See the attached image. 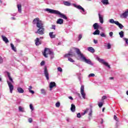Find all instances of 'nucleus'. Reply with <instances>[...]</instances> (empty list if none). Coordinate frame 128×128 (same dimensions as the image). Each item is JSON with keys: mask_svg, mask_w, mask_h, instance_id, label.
Here are the masks:
<instances>
[{"mask_svg": "<svg viewBox=\"0 0 128 128\" xmlns=\"http://www.w3.org/2000/svg\"><path fill=\"white\" fill-rule=\"evenodd\" d=\"M92 76H94V74H90L88 75V78H90Z\"/></svg>", "mask_w": 128, "mask_h": 128, "instance_id": "obj_46", "label": "nucleus"}, {"mask_svg": "<svg viewBox=\"0 0 128 128\" xmlns=\"http://www.w3.org/2000/svg\"><path fill=\"white\" fill-rule=\"evenodd\" d=\"M78 38V40H82V34H79V36Z\"/></svg>", "mask_w": 128, "mask_h": 128, "instance_id": "obj_45", "label": "nucleus"}, {"mask_svg": "<svg viewBox=\"0 0 128 128\" xmlns=\"http://www.w3.org/2000/svg\"><path fill=\"white\" fill-rule=\"evenodd\" d=\"M80 116H80V113H78V114H77V118H80Z\"/></svg>", "mask_w": 128, "mask_h": 128, "instance_id": "obj_51", "label": "nucleus"}, {"mask_svg": "<svg viewBox=\"0 0 128 128\" xmlns=\"http://www.w3.org/2000/svg\"><path fill=\"white\" fill-rule=\"evenodd\" d=\"M98 23H95L93 25V28H94V30H98Z\"/></svg>", "mask_w": 128, "mask_h": 128, "instance_id": "obj_25", "label": "nucleus"}, {"mask_svg": "<svg viewBox=\"0 0 128 128\" xmlns=\"http://www.w3.org/2000/svg\"><path fill=\"white\" fill-rule=\"evenodd\" d=\"M18 110L19 111L21 112H24V108L20 106L18 107Z\"/></svg>", "mask_w": 128, "mask_h": 128, "instance_id": "obj_31", "label": "nucleus"}, {"mask_svg": "<svg viewBox=\"0 0 128 128\" xmlns=\"http://www.w3.org/2000/svg\"><path fill=\"white\" fill-rule=\"evenodd\" d=\"M99 20L100 24H104V15L100 14V13H98Z\"/></svg>", "mask_w": 128, "mask_h": 128, "instance_id": "obj_13", "label": "nucleus"}, {"mask_svg": "<svg viewBox=\"0 0 128 128\" xmlns=\"http://www.w3.org/2000/svg\"><path fill=\"white\" fill-rule=\"evenodd\" d=\"M33 24H36V27L38 28H44V22L40 20V18H36L33 20Z\"/></svg>", "mask_w": 128, "mask_h": 128, "instance_id": "obj_3", "label": "nucleus"}, {"mask_svg": "<svg viewBox=\"0 0 128 128\" xmlns=\"http://www.w3.org/2000/svg\"><path fill=\"white\" fill-rule=\"evenodd\" d=\"M38 29L36 32V34H44V27H42L40 28H38Z\"/></svg>", "mask_w": 128, "mask_h": 128, "instance_id": "obj_8", "label": "nucleus"}, {"mask_svg": "<svg viewBox=\"0 0 128 128\" xmlns=\"http://www.w3.org/2000/svg\"><path fill=\"white\" fill-rule=\"evenodd\" d=\"M2 62H4V59L2 56H0V64H2Z\"/></svg>", "mask_w": 128, "mask_h": 128, "instance_id": "obj_41", "label": "nucleus"}, {"mask_svg": "<svg viewBox=\"0 0 128 128\" xmlns=\"http://www.w3.org/2000/svg\"><path fill=\"white\" fill-rule=\"evenodd\" d=\"M93 34H94V36L100 34V30L96 29V30L93 32Z\"/></svg>", "mask_w": 128, "mask_h": 128, "instance_id": "obj_26", "label": "nucleus"}, {"mask_svg": "<svg viewBox=\"0 0 128 128\" xmlns=\"http://www.w3.org/2000/svg\"><path fill=\"white\" fill-rule=\"evenodd\" d=\"M57 24H64V20L59 18L56 21Z\"/></svg>", "mask_w": 128, "mask_h": 128, "instance_id": "obj_16", "label": "nucleus"}, {"mask_svg": "<svg viewBox=\"0 0 128 128\" xmlns=\"http://www.w3.org/2000/svg\"><path fill=\"white\" fill-rule=\"evenodd\" d=\"M49 36L50 38H56V34H54V32H50L49 33Z\"/></svg>", "mask_w": 128, "mask_h": 128, "instance_id": "obj_23", "label": "nucleus"}, {"mask_svg": "<svg viewBox=\"0 0 128 128\" xmlns=\"http://www.w3.org/2000/svg\"><path fill=\"white\" fill-rule=\"evenodd\" d=\"M32 86H29V88H28L29 92L32 90Z\"/></svg>", "mask_w": 128, "mask_h": 128, "instance_id": "obj_56", "label": "nucleus"}, {"mask_svg": "<svg viewBox=\"0 0 128 128\" xmlns=\"http://www.w3.org/2000/svg\"><path fill=\"white\" fill-rule=\"evenodd\" d=\"M100 36H102V38H106V34L104 32H102L100 34Z\"/></svg>", "mask_w": 128, "mask_h": 128, "instance_id": "obj_34", "label": "nucleus"}, {"mask_svg": "<svg viewBox=\"0 0 128 128\" xmlns=\"http://www.w3.org/2000/svg\"><path fill=\"white\" fill-rule=\"evenodd\" d=\"M56 108H60V102H57L56 104Z\"/></svg>", "mask_w": 128, "mask_h": 128, "instance_id": "obj_35", "label": "nucleus"}, {"mask_svg": "<svg viewBox=\"0 0 128 128\" xmlns=\"http://www.w3.org/2000/svg\"><path fill=\"white\" fill-rule=\"evenodd\" d=\"M94 44H98V40H94Z\"/></svg>", "mask_w": 128, "mask_h": 128, "instance_id": "obj_55", "label": "nucleus"}, {"mask_svg": "<svg viewBox=\"0 0 128 128\" xmlns=\"http://www.w3.org/2000/svg\"><path fill=\"white\" fill-rule=\"evenodd\" d=\"M36 46H40V38H36L35 40Z\"/></svg>", "mask_w": 128, "mask_h": 128, "instance_id": "obj_21", "label": "nucleus"}, {"mask_svg": "<svg viewBox=\"0 0 128 128\" xmlns=\"http://www.w3.org/2000/svg\"><path fill=\"white\" fill-rule=\"evenodd\" d=\"M17 7H18V12L20 14H22V4H18Z\"/></svg>", "mask_w": 128, "mask_h": 128, "instance_id": "obj_24", "label": "nucleus"}, {"mask_svg": "<svg viewBox=\"0 0 128 128\" xmlns=\"http://www.w3.org/2000/svg\"><path fill=\"white\" fill-rule=\"evenodd\" d=\"M114 79V77H110V80H113Z\"/></svg>", "mask_w": 128, "mask_h": 128, "instance_id": "obj_61", "label": "nucleus"}, {"mask_svg": "<svg viewBox=\"0 0 128 128\" xmlns=\"http://www.w3.org/2000/svg\"><path fill=\"white\" fill-rule=\"evenodd\" d=\"M64 6H70V3L67 1H64Z\"/></svg>", "mask_w": 128, "mask_h": 128, "instance_id": "obj_30", "label": "nucleus"}, {"mask_svg": "<svg viewBox=\"0 0 128 128\" xmlns=\"http://www.w3.org/2000/svg\"><path fill=\"white\" fill-rule=\"evenodd\" d=\"M2 40L6 44H8V38H6V37L5 36H2Z\"/></svg>", "mask_w": 128, "mask_h": 128, "instance_id": "obj_19", "label": "nucleus"}, {"mask_svg": "<svg viewBox=\"0 0 128 128\" xmlns=\"http://www.w3.org/2000/svg\"><path fill=\"white\" fill-rule=\"evenodd\" d=\"M104 100H106V96H104L102 97V101H104Z\"/></svg>", "mask_w": 128, "mask_h": 128, "instance_id": "obj_44", "label": "nucleus"}, {"mask_svg": "<svg viewBox=\"0 0 128 128\" xmlns=\"http://www.w3.org/2000/svg\"><path fill=\"white\" fill-rule=\"evenodd\" d=\"M98 106L99 108H102V106H104V104L102 103V102H100L98 104Z\"/></svg>", "mask_w": 128, "mask_h": 128, "instance_id": "obj_38", "label": "nucleus"}, {"mask_svg": "<svg viewBox=\"0 0 128 128\" xmlns=\"http://www.w3.org/2000/svg\"><path fill=\"white\" fill-rule=\"evenodd\" d=\"M10 46H11L12 50H14V52H16V48L14 47V44H10Z\"/></svg>", "mask_w": 128, "mask_h": 128, "instance_id": "obj_28", "label": "nucleus"}, {"mask_svg": "<svg viewBox=\"0 0 128 128\" xmlns=\"http://www.w3.org/2000/svg\"><path fill=\"white\" fill-rule=\"evenodd\" d=\"M73 6H74V8H76L78 10H82L83 12H82L83 14H86V13H85L86 10H84V9L83 8H82V6H80V5H77L76 4H74Z\"/></svg>", "mask_w": 128, "mask_h": 128, "instance_id": "obj_9", "label": "nucleus"}, {"mask_svg": "<svg viewBox=\"0 0 128 128\" xmlns=\"http://www.w3.org/2000/svg\"><path fill=\"white\" fill-rule=\"evenodd\" d=\"M30 92L31 94H34V92L32 90H30V91H29Z\"/></svg>", "mask_w": 128, "mask_h": 128, "instance_id": "obj_53", "label": "nucleus"}, {"mask_svg": "<svg viewBox=\"0 0 128 128\" xmlns=\"http://www.w3.org/2000/svg\"><path fill=\"white\" fill-rule=\"evenodd\" d=\"M46 12H48L50 14H58L60 16V18H64V20H68V18L64 14L61 13L58 10H52L50 8L45 9Z\"/></svg>", "mask_w": 128, "mask_h": 128, "instance_id": "obj_2", "label": "nucleus"}, {"mask_svg": "<svg viewBox=\"0 0 128 128\" xmlns=\"http://www.w3.org/2000/svg\"><path fill=\"white\" fill-rule=\"evenodd\" d=\"M92 109L90 110V112L88 114V116H92Z\"/></svg>", "mask_w": 128, "mask_h": 128, "instance_id": "obj_43", "label": "nucleus"}, {"mask_svg": "<svg viewBox=\"0 0 128 128\" xmlns=\"http://www.w3.org/2000/svg\"><path fill=\"white\" fill-rule=\"evenodd\" d=\"M107 48L108 50H110V48H112V45H110V43L107 44Z\"/></svg>", "mask_w": 128, "mask_h": 128, "instance_id": "obj_37", "label": "nucleus"}, {"mask_svg": "<svg viewBox=\"0 0 128 128\" xmlns=\"http://www.w3.org/2000/svg\"><path fill=\"white\" fill-rule=\"evenodd\" d=\"M74 49L76 51L78 56L80 58V60H82V62H84L86 64H92L90 60L86 58V56H84V54H82V52H80V49L76 48H74Z\"/></svg>", "mask_w": 128, "mask_h": 128, "instance_id": "obj_1", "label": "nucleus"}, {"mask_svg": "<svg viewBox=\"0 0 128 128\" xmlns=\"http://www.w3.org/2000/svg\"><path fill=\"white\" fill-rule=\"evenodd\" d=\"M58 72H62V68H60V67H58Z\"/></svg>", "mask_w": 128, "mask_h": 128, "instance_id": "obj_39", "label": "nucleus"}, {"mask_svg": "<svg viewBox=\"0 0 128 128\" xmlns=\"http://www.w3.org/2000/svg\"><path fill=\"white\" fill-rule=\"evenodd\" d=\"M101 120H102L101 124H104V120L101 119Z\"/></svg>", "mask_w": 128, "mask_h": 128, "instance_id": "obj_58", "label": "nucleus"}, {"mask_svg": "<svg viewBox=\"0 0 128 128\" xmlns=\"http://www.w3.org/2000/svg\"><path fill=\"white\" fill-rule=\"evenodd\" d=\"M8 84L9 86L10 94H12V90H14V85L12 84V82L9 81H7Z\"/></svg>", "mask_w": 128, "mask_h": 128, "instance_id": "obj_11", "label": "nucleus"}, {"mask_svg": "<svg viewBox=\"0 0 128 128\" xmlns=\"http://www.w3.org/2000/svg\"><path fill=\"white\" fill-rule=\"evenodd\" d=\"M70 110L72 112H76V106H74V104H71Z\"/></svg>", "mask_w": 128, "mask_h": 128, "instance_id": "obj_17", "label": "nucleus"}, {"mask_svg": "<svg viewBox=\"0 0 128 128\" xmlns=\"http://www.w3.org/2000/svg\"><path fill=\"white\" fill-rule=\"evenodd\" d=\"M96 60H98V62H99L100 64H104L106 66H108V68H110V66L108 62H106V61H104V60L101 59L98 56L96 57Z\"/></svg>", "mask_w": 128, "mask_h": 128, "instance_id": "obj_6", "label": "nucleus"}, {"mask_svg": "<svg viewBox=\"0 0 128 128\" xmlns=\"http://www.w3.org/2000/svg\"><path fill=\"white\" fill-rule=\"evenodd\" d=\"M118 21H114V19H110L109 20V22H110V24H115L118 22Z\"/></svg>", "mask_w": 128, "mask_h": 128, "instance_id": "obj_29", "label": "nucleus"}, {"mask_svg": "<svg viewBox=\"0 0 128 128\" xmlns=\"http://www.w3.org/2000/svg\"><path fill=\"white\" fill-rule=\"evenodd\" d=\"M128 16V9L126 10L120 16V17L121 18H126Z\"/></svg>", "mask_w": 128, "mask_h": 128, "instance_id": "obj_10", "label": "nucleus"}, {"mask_svg": "<svg viewBox=\"0 0 128 128\" xmlns=\"http://www.w3.org/2000/svg\"><path fill=\"white\" fill-rule=\"evenodd\" d=\"M104 110H105V108H102V112H104Z\"/></svg>", "mask_w": 128, "mask_h": 128, "instance_id": "obj_62", "label": "nucleus"}, {"mask_svg": "<svg viewBox=\"0 0 128 128\" xmlns=\"http://www.w3.org/2000/svg\"><path fill=\"white\" fill-rule=\"evenodd\" d=\"M103 4H108V0H102Z\"/></svg>", "mask_w": 128, "mask_h": 128, "instance_id": "obj_27", "label": "nucleus"}, {"mask_svg": "<svg viewBox=\"0 0 128 128\" xmlns=\"http://www.w3.org/2000/svg\"><path fill=\"white\" fill-rule=\"evenodd\" d=\"M123 40L126 42V44L128 45V39L126 38H123Z\"/></svg>", "mask_w": 128, "mask_h": 128, "instance_id": "obj_40", "label": "nucleus"}, {"mask_svg": "<svg viewBox=\"0 0 128 128\" xmlns=\"http://www.w3.org/2000/svg\"><path fill=\"white\" fill-rule=\"evenodd\" d=\"M28 122H32V118H30L28 119Z\"/></svg>", "mask_w": 128, "mask_h": 128, "instance_id": "obj_52", "label": "nucleus"}, {"mask_svg": "<svg viewBox=\"0 0 128 128\" xmlns=\"http://www.w3.org/2000/svg\"><path fill=\"white\" fill-rule=\"evenodd\" d=\"M119 34L120 36V38H123L124 36V32L121 31L119 32Z\"/></svg>", "mask_w": 128, "mask_h": 128, "instance_id": "obj_33", "label": "nucleus"}, {"mask_svg": "<svg viewBox=\"0 0 128 128\" xmlns=\"http://www.w3.org/2000/svg\"><path fill=\"white\" fill-rule=\"evenodd\" d=\"M114 34V33L112 32H110V33H109V36H110V37H112V35Z\"/></svg>", "mask_w": 128, "mask_h": 128, "instance_id": "obj_47", "label": "nucleus"}, {"mask_svg": "<svg viewBox=\"0 0 128 128\" xmlns=\"http://www.w3.org/2000/svg\"><path fill=\"white\" fill-rule=\"evenodd\" d=\"M40 92L42 94H46V92L44 89H41Z\"/></svg>", "mask_w": 128, "mask_h": 128, "instance_id": "obj_32", "label": "nucleus"}, {"mask_svg": "<svg viewBox=\"0 0 128 128\" xmlns=\"http://www.w3.org/2000/svg\"><path fill=\"white\" fill-rule=\"evenodd\" d=\"M88 108H86L84 111V112L82 113V116H84L86 114H87L88 112Z\"/></svg>", "mask_w": 128, "mask_h": 128, "instance_id": "obj_36", "label": "nucleus"}, {"mask_svg": "<svg viewBox=\"0 0 128 128\" xmlns=\"http://www.w3.org/2000/svg\"><path fill=\"white\" fill-rule=\"evenodd\" d=\"M52 30H56V26H55V25H52Z\"/></svg>", "mask_w": 128, "mask_h": 128, "instance_id": "obj_49", "label": "nucleus"}, {"mask_svg": "<svg viewBox=\"0 0 128 128\" xmlns=\"http://www.w3.org/2000/svg\"><path fill=\"white\" fill-rule=\"evenodd\" d=\"M68 98H70V100H74V98L72 96H69Z\"/></svg>", "mask_w": 128, "mask_h": 128, "instance_id": "obj_57", "label": "nucleus"}, {"mask_svg": "<svg viewBox=\"0 0 128 128\" xmlns=\"http://www.w3.org/2000/svg\"><path fill=\"white\" fill-rule=\"evenodd\" d=\"M88 52H92V54H94V52H95L94 49L92 47H88Z\"/></svg>", "mask_w": 128, "mask_h": 128, "instance_id": "obj_22", "label": "nucleus"}, {"mask_svg": "<svg viewBox=\"0 0 128 128\" xmlns=\"http://www.w3.org/2000/svg\"><path fill=\"white\" fill-rule=\"evenodd\" d=\"M11 18H12V20H16V18H14V17Z\"/></svg>", "mask_w": 128, "mask_h": 128, "instance_id": "obj_60", "label": "nucleus"}, {"mask_svg": "<svg viewBox=\"0 0 128 128\" xmlns=\"http://www.w3.org/2000/svg\"><path fill=\"white\" fill-rule=\"evenodd\" d=\"M7 76L8 80H10L12 84H14V80H12V76H10V74L9 72H7Z\"/></svg>", "mask_w": 128, "mask_h": 128, "instance_id": "obj_15", "label": "nucleus"}, {"mask_svg": "<svg viewBox=\"0 0 128 128\" xmlns=\"http://www.w3.org/2000/svg\"><path fill=\"white\" fill-rule=\"evenodd\" d=\"M17 90L19 94H24V90L20 87L18 88Z\"/></svg>", "mask_w": 128, "mask_h": 128, "instance_id": "obj_20", "label": "nucleus"}, {"mask_svg": "<svg viewBox=\"0 0 128 128\" xmlns=\"http://www.w3.org/2000/svg\"><path fill=\"white\" fill-rule=\"evenodd\" d=\"M40 66H44V61H42L40 63Z\"/></svg>", "mask_w": 128, "mask_h": 128, "instance_id": "obj_48", "label": "nucleus"}, {"mask_svg": "<svg viewBox=\"0 0 128 128\" xmlns=\"http://www.w3.org/2000/svg\"><path fill=\"white\" fill-rule=\"evenodd\" d=\"M66 120L67 122H70V118H66Z\"/></svg>", "mask_w": 128, "mask_h": 128, "instance_id": "obj_59", "label": "nucleus"}, {"mask_svg": "<svg viewBox=\"0 0 128 128\" xmlns=\"http://www.w3.org/2000/svg\"><path fill=\"white\" fill-rule=\"evenodd\" d=\"M40 38H44V37H41Z\"/></svg>", "mask_w": 128, "mask_h": 128, "instance_id": "obj_64", "label": "nucleus"}, {"mask_svg": "<svg viewBox=\"0 0 128 128\" xmlns=\"http://www.w3.org/2000/svg\"><path fill=\"white\" fill-rule=\"evenodd\" d=\"M44 74L47 80H50V74H48V69L46 68H45L44 70Z\"/></svg>", "mask_w": 128, "mask_h": 128, "instance_id": "obj_12", "label": "nucleus"}, {"mask_svg": "<svg viewBox=\"0 0 128 128\" xmlns=\"http://www.w3.org/2000/svg\"><path fill=\"white\" fill-rule=\"evenodd\" d=\"M76 56V54H74L72 50H70L68 54L64 55V57L68 58V60L70 62H74V60L70 58H72V56Z\"/></svg>", "mask_w": 128, "mask_h": 128, "instance_id": "obj_5", "label": "nucleus"}, {"mask_svg": "<svg viewBox=\"0 0 128 128\" xmlns=\"http://www.w3.org/2000/svg\"><path fill=\"white\" fill-rule=\"evenodd\" d=\"M30 108L32 110H34V106H32V104H30Z\"/></svg>", "mask_w": 128, "mask_h": 128, "instance_id": "obj_42", "label": "nucleus"}, {"mask_svg": "<svg viewBox=\"0 0 128 128\" xmlns=\"http://www.w3.org/2000/svg\"><path fill=\"white\" fill-rule=\"evenodd\" d=\"M48 55L50 56L51 58H54V52L50 50V48H45L43 52V56L45 58H48Z\"/></svg>", "mask_w": 128, "mask_h": 128, "instance_id": "obj_4", "label": "nucleus"}, {"mask_svg": "<svg viewBox=\"0 0 128 128\" xmlns=\"http://www.w3.org/2000/svg\"><path fill=\"white\" fill-rule=\"evenodd\" d=\"M80 94L82 98H84V100H86V92H84V86H81Z\"/></svg>", "mask_w": 128, "mask_h": 128, "instance_id": "obj_7", "label": "nucleus"}, {"mask_svg": "<svg viewBox=\"0 0 128 128\" xmlns=\"http://www.w3.org/2000/svg\"><path fill=\"white\" fill-rule=\"evenodd\" d=\"M114 120H116V122H118V118L116 117V115L114 116Z\"/></svg>", "mask_w": 128, "mask_h": 128, "instance_id": "obj_50", "label": "nucleus"}, {"mask_svg": "<svg viewBox=\"0 0 128 128\" xmlns=\"http://www.w3.org/2000/svg\"><path fill=\"white\" fill-rule=\"evenodd\" d=\"M16 42H20V39H16Z\"/></svg>", "mask_w": 128, "mask_h": 128, "instance_id": "obj_54", "label": "nucleus"}, {"mask_svg": "<svg viewBox=\"0 0 128 128\" xmlns=\"http://www.w3.org/2000/svg\"><path fill=\"white\" fill-rule=\"evenodd\" d=\"M116 24L120 28V30L124 28V26L122 24L120 23L118 21L116 23Z\"/></svg>", "mask_w": 128, "mask_h": 128, "instance_id": "obj_18", "label": "nucleus"}, {"mask_svg": "<svg viewBox=\"0 0 128 128\" xmlns=\"http://www.w3.org/2000/svg\"><path fill=\"white\" fill-rule=\"evenodd\" d=\"M126 94L128 96V91L126 92Z\"/></svg>", "mask_w": 128, "mask_h": 128, "instance_id": "obj_63", "label": "nucleus"}, {"mask_svg": "<svg viewBox=\"0 0 128 128\" xmlns=\"http://www.w3.org/2000/svg\"><path fill=\"white\" fill-rule=\"evenodd\" d=\"M54 86H56V82H51L49 85L50 90H52V88H54Z\"/></svg>", "mask_w": 128, "mask_h": 128, "instance_id": "obj_14", "label": "nucleus"}]
</instances>
